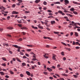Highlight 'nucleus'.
<instances>
[{
    "mask_svg": "<svg viewBox=\"0 0 80 80\" xmlns=\"http://www.w3.org/2000/svg\"><path fill=\"white\" fill-rule=\"evenodd\" d=\"M12 47H15V48H18V49L17 50L18 52H20V47H19L17 45H12Z\"/></svg>",
    "mask_w": 80,
    "mask_h": 80,
    "instance_id": "obj_1",
    "label": "nucleus"
},
{
    "mask_svg": "<svg viewBox=\"0 0 80 80\" xmlns=\"http://www.w3.org/2000/svg\"><path fill=\"white\" fill-rule=\"evenodd\" d=\"M64 4L66 5L69 4V1L68 0H64Z\"/></svg>",
    "mask_w": 80,
    "mask_h": 80,
    "instance_id": "obj_2",
    "label": "nucleus"
},
{
    "mask_svg": "<svg viewBox=\"0 0 80 80\" xmlns=\"http://www.w3.org/2000/svg\"><path fill=\"white\" fill-rule=\"evenodd\" d=\"M12 15H13L14 14H19V13H18V12H17L16 11H13L12 12Z\"/></svg>",
    "mask_w": 80,
    "mask_h": 80,
    "instance_id": "obj_3",
    "label": "nucleus"
},
{
    "mask_svg": "<svg viewBox=\"0 0 80 80\" xmlns=\"http://www.w3.org/2000/svg\"><path fill=\"white\" fill-rule=\"evenodd\" d=\"M59 13H61V14H62V15H65V14L64 13L62 12V11H58Z\"/></svg>",
    "mask_w": 80,
    "mask_h": 80,
    "instance_id": "obj_4",
    "label": "nucleus"
},
{
    "mask_svg": "<svg viewBox=\"0 0 80 80\" xmlns=\"http://www.w3.org/2000/svg\"><path fill=\"white\" fill-rule=\"evenodd\" d=\"M44 38H45V39H49V40H50L51 39V38L49 37H46L45 36H44L43 37Z\"/></svg>",
    "mask_w": 80,
    "mask_h": 80,
    "instance_id": "obj_5",
    "label": "nucleus"
},
{
    "mask_svg": "<svg viewBox=\"0 0 80 80\" xmlns=\"http://www.w3.org/2000/svg\"><path fill=\"white\" fill-rule=\"evenodd\" d=\"M7 29H8V30H12V29H13V28L12 27H8L7 28Z\"/></svg>",
    "mask_w": 80,
    "mask_h": 80,
    "instance_id": "obj_6",
    "label": "nucleus"
},
{
    "mask_svg": "<svg viewBox=\"0 0 80 80\" xmlns=\"http://www.w3.org/2000/svg\"><path fill=\"white\" fill-rule=\"evenodd\" d=\"M0 74H1V75L3 76L5 75V73L3 72H0Z\"/></svg>",
    "mask_w": 80,
    "mask_h": 80,
    "instance_id": "obj_7",
    "label": "nucleus"
},
{
    "mask_svg": "<svg viewBox=\"0 0 80 80\" xmlns=\"http://www.w3.org/2000/svg\"><path fill=\"white\" fill-rule=\"evenodd\" d=\"M21 29H22V30H27V29H28V28H27V27H23L22 28H21Z\"/></svg>",
    "mask_w": 80,
    "mask_h": 80,
    "instance_id": "obj_8",
    "label": "nucleus"
},
{
    "mask_svg": "<svg viewBox=\"0 0 80 80\" xmlns=\"http://www.w3.org/2000/svg\"><path fill=\"white\" fill-rule=\"evenodd\" d=\"M47 69L49 72H52V69L49 68H48Z\"/></svg>",
    "mask_w": 80,
    "mask_h": 80,
    "instance_id": "obj_9",
    "label": "nucleus"
},
{
    "mask_svg": "<svg viewBox=\"0 0 80 80\" xmlns=\"http://www.w3.org/2000/svg\"><path fill=\"white\" fill-rule=\"evenodd\" d=\"M62 76H64V77H68V75L66 74H62Z\"/></svg>",
    "mask_w": 80,
    "mask_h": 80,
    "instance_id": "obj_10",
    "label": "nucleus"
},
{
    "mask_svg": "<svg viewBox=\"0 0 80 80\" xmlns=\"http://www.w3.org/2000/svg\"><path fill=\"white\" fill-rule=\"evenodd\" d=\"M75 35L76 37H78V33H77L76 32H74Z\"/></svg>",
    "mask_w": 80,
    "mask_h": 80,
    "instance_id": "obj_11",
    "label": "nucleus"
},
{
    "mask_svg": "<svg viewBox=\"0 0 80 80\" xmlns=\"http://www.w3.org/2000/svg\"><path fill=\"white\" fill-rule=\"evenodd\" d=\"M40 2V0H36L35 1L36 3H39Z\"/></svg>",
    "mask_w": 80,
    "mask_h": 80,
    "instance_id": "obj_12",
    "label": "nucleus"
},
{
    "mask_svg": "<svg viewBox=\"0 0 80 80\" xmlns=\"http://www.w3.org/2000/svg\"><path fill=\"white\" fill-rule=\"evenodd\" d=\"M51 24L53 25V24H54V23H55V21H52L51 22Z\"/></svg>",
    "mask_w": 80,
    "mask_h": 80,
    "instance_id": "obj_13",
    "label": "nucleus"
},
{
    "mask_svg": "<svg viewBox=\"0 0 80 80\" xmlns=\"http://www.w3.org/2000/svg\"><path fill=\"white\" fill-rule=\"evenodd\" d=\"M26 73H27V75H30V72L28 71H26Z\"/></svg>",
    "mask_w": 80,
    "mask_h": 80,
    "instance_id": "obj_14",
    "label": "nucleus"
},
{
    "mask_svg": "<svg viewBox=\"0 0 80 80\" xmlns=\"http://www.w3.org/2000/svg\"><path fill=\"white\" fill-rule=\"evenodd\" d=\"M54 4H60L61 3L59 2H54Z\"/></svg>",
    "mask_w": 80,
    "mask_h": 80,
    "instance_id": "obj_15",
    "label": "nucleus"
},
{
    "mask_svg": "<svg viewBox=\"0 0 80 80\" xmlns=\"http://www.w3.org/2000/svg\"><path fill=\"white\" fill-rule=\"evenodd\" d=\"M66 15L68 16H70V17H72L73 16L70 14H66Z\"/></svg>",
    "mask_w": 80,
    "mask_h": 80,
    "instance_id": "obj_16",
    "label": "nucleus"
},
{
    "mask_svg": "<svg viewBox=\"0 0 80 80\" xmlns=\"http://www.w3.org/2000/svg\"><path fill=\"white\" fill-rule=\"evenodd\" d=\"M2 8H3V9H5V8L3 6L0 5V9H2Z\"/></svg>",
    "mask_w": 80,
    "mask_h": 80,
    "instance_id": "obj_17",
    "label": "nucleus"
},
{
    "mask_svg": "<svg viewBox=\"0 0 80 80\" xmlns=\"http://www.w3.org/2000/svg\"><path fill=\"white\" fill-rule=\"evenodd\" d=\"M44 57L45 58L47 59L48 58V57L46 56V54H45V55H43Z\"/></svg>",
    "mask_w": 80,
    "mask_h": 80,
    "instance_id": "obj_18",
    "label": "nucleus"
},
{
    "mask_svg": "<svg viewBox=\"0 0 80 80\" xmlns=\"http://www.w3.org/2000/svg\"><path fill=\"white\" fill-rule=\"evenodd\" d=\"M18 1V2H18L19 3H21V2H23V1H22V0H17Z\"/></svg>",
    "mask_w": 80,
    "mask_h": 80,
    "instance_id": "obj_19",
    "label": "nucleus"
},
{
    "mask_svg": "<svg viewBox=\"0 0 80 80\" xmlns=\"http://www.w3.org/2000/svg\"><path fill=\"white\" fill-rule=\"evenodd\" d=\"M70 11H74L75 10V9H74V8H71L70 9Z\"/></svg>",
    "mask_w": 80,
    "mask_h": 80,
    "instance_id": "obj_20",
    "label": "nucleus"
},
{
    "mask_svg": "<svg viewBox=\"0 0 80 80\" xmlns=\"http://www.w3.org/2000/svg\"><path fill=\"white\" fill-rule=\"evenodd\" d=\"M32 27L33 28H34V29H38L37 27H34L33 26H32Z\"/></svg>",
    "mask_w": 80,
    "mask_h": 80,
    "instance_id": "obj_21",
    "label": "nucleus"
},
{
    "mask_svg": "<svg viewBox=\"0 0 80 80\" xmlns=\"http://www.w3.org/2000/svg\"><path fill=\"white\" fill-rule=\"evenodd\" d=\"M71 22L72 24H74V26H77V23H74V22L73 21H72Z\"/></svg>",
    "mask_w": 80,
    "mask_h": 80,
    "instance_id": "obj_22",
    "label": "nucleus"
},
{
    "mask_svg": "<svg viewBox=\"0 0 80 80\" xmlns=\"http://www.w3.org/2000/svg\"><path fill=\"white\" fill-rule=\"evenodd\" d=\"M38 27L39 28H41L42 29H43V27L40 26L38 25Z\"/></svg>",
    "mask_w": 80,
    "mask_h": 80,
    "instance_id": "obj_23",
    "label": "nucleus"
},
{
    "mask_svg": "<svg viewBox=\"0 0 80 80\" xmlns=\"http://www.w3.org/2000/svg\"><path fill=\"white\" fill-rule=\"evenodd\" d=\"M9 72L10 73L12 74V75H13L14 74V73L12 71H10Z\"/></svg>",
    "mask_w": 80,
    "mask_h": 80,
    "instance_id": "obj_24",
    "label": "nucleus"
},
{
    "mask_svg": "<svg viewBox=\"0 0 80 80\" xmlns=\"http://www.w3.org/2000/svg\"><path fill=\"white\" fill-rule=\"evenodd\" d=\"M2 66H3L4 67H6V64L5 63H4L2 64Z\"/></svg>",
    "mask_w": 80,
    "mask_h": 80,
    "instance_id": "obj_25",
    "label": "nucleus"
},
{
    "mask_svg": "<svg viewBox=\"0 0 80 80\" xmlns=\"http://www.w3.org/2000/svg\"><path fill=\"white\" fill-rule=\"evenodd\" d=\"M44 23L46 26H47L48 27V23H47V22H44Z\"/></svg>",
    "mask_w": 80,
    "mask_h": 80,
    "instance_id": "obj_26",
    "label": "nucleus"
},
{
    "mask_svg": "<svg viewBox=\"0 0 80 80\" xmlns=\"http://www.w3.org/2000/svg\"><path fill=\"white\" fill-rule=\"evenodd\" d=\"M53 32L54 33H55V34H58L59 33V32Z\"/></svg>",
    "mask_w": 80,
    "mask_h": 80,
    "instance_id": "obj_27",
    "label": "nucleus"
},
{
    "mask_svg": "<svg viewBox=\"0 0 80 80\" xmlns=\"http://www.w3.org/2000/svg\"><path fill=\"white\" fill-rule=\"evenodd\" d=\"M2 59L3 60H4V61H6V60H7V59L5 58H2Z\"/></svg>",
    "mask_w": 80,
    "mask_h": 80,
    "instance_id": "obj_28",
    "label": "nucleus"
},
{
    "mask_svg": "<svg viewBox=\"0 0 80 80\" xmlns=\"http://www.w3.org/2000/svg\"><path fill=\"white\" fill-rule=\"evenodd\" d=\"M20 55H23L24 54L23 52H21V51H20Z\"/></svg>",
    "mask_w": 80,
    "mask_h": 80,
    "instance_id": "obj_29",
    "label": "nucleus"
},
{
    "mask_svg": "<svg viewBox=\"0 0 80 80\" xmlns=\"http://www.w3.org/2000/svg\"><path fill=\"white\" fill-rule=\"evenodd\" d=\"M61 54L63 56H64L65 55V54H64V52H62L61 53Z\"/></svg>",
    "mask_w": 80,
    "mask_h": 80,
    "instance_id": "obj_30",
    "label": "nucleus"
},
{
    "mask_svg": "<svg viewBox=\"0 0 80 80\" xmlns=\"http://www.w3.org/2000/svg\"><path fill=\"white\" fill-rule=\"evenodd\" d=\"M22 65L23 66H25V65H26V63H25V62H23Z\"/></svg>",
    "mask_w": 80,
    "mask_h": 80,
    "instance_id": "obj_31",
    "label": "nucleus"
},
{
    "mask_svg": "<svg viewBox=\"0 0 80 80\" xmlns=\"http://www.w3.org/2000/svg\"><path fill=\"white\" fill-rule=\"evenodd\" d=\"M73 76L75 77V78H78V76L76 75H73Z\"/></svg>",
    "mask_w": 80,
    "mask_h": 80,
    "instance_id": "obj_32",
    "label": "nucleus"
},
{
    "mask_svg": "<svg viewBox=\"0 0 80 80\" xmlns=\"http://www.w3.org/2000/svg\"><path fill=\"white\" fill-rule=\"evenodd\" d=\"M37 59L36 58H33L32 59V60H33V61H35V60H37Z\"/></svg>",
    "mask_w": 80,
    "mask_h": 80,
    "instance_id": "obj_33",
    "label": "nucleus"
},
{
    "mask_svg": "<svg viewBox=\"0 0 80 80\" xmlns=\"http://www.w3.org/2000/svg\"><path fill=\"white\" fill-rule=\"evenodd\" d=\"M73 13H74V14H75L76 15L78 14V13H77V12L73 11Z\"/></svg>",
    "mask_w": 80,
    "mask_h": 80,
    "instance_id": "obj_34",
    "label": "nucleus"
},
{
    "mask_svg": "<svg viewBox=\"0 0 80 80\" xmlns=\"http://www.w3.org/2000/svg\"><path fill=\"white\" fill-rule=\"evenodd\" d=\"M48 18H53V16H51L48 17Z\"/></svg>",
    "mask_w": 80,
    "mask_h": 80,
    "instance_id": "obj_35",
    "label": "nucleus"
},
{
    "mask_svg": "<svg viewBox=\"0 0 80 80\" xmlns=\"http://www.w3.org/2000/svg\"><path fill=\"white\" fill-rule=\"evenodd\" d=\"M27 47H33V46H32V45H27Z\"/></svg>",
    "mask_w": 80,
    "mask_h": 80,
    "instance_id": "obj_36",
    "label": "nucleus"
},
{
    "mask_svg": "<svg viewBox=\"0 0 80 80\" xmlns=\"http://www.w3.org/2000/svg\"><path fill=\"white\" fill-rule=\"evenodd\" d=\"M52 58L53 60H55L57 61V60H56V58H55V57H52Z\"/></svg>",
    "mask_w": 80,
    "mask_h": 80,
    "instance_id": "obj_37",
    "label": "nucleus"
},
{
    "mask_svg": "<svg viewBox=\"0 0 80 80\" xmlns=\"http://www.w3.org/2000/svg\"><path fill=\"white\" fill-rule=\"evenodd\" d=\"M73 3H74V4H76L77 5L78 4V2H75L74 1H73Z\"/></svg>",
    "mask_w": 80,
    "mask_h": 80,
    "instance_id": "obj_38",
    "label": "nucleus"
},
{
    "mask_svg": "<svg viewBox=\"0 0 80 80\" xmlns=\"http://www.w3.org/2000/svg\"><path fill=\"white\" fill-rule=\"evenodd\" d=\"M18 25L19 27H22V24H18Z\"/></svg>",
    "mask_w": 80,
    "mask_h": 80,
    "instance_id": "obj_39",
    "label": "nucleus"
},
{
    "mask_svg": "<svg viewBox=\"0 0 80 80\" xmlns=\"http://www.w3.org/2000/svg\"><path fill=\"white\" fill-rule=\"evenodd\" d=\"M52 55H53L52 57H56V55L54 54H53Z\"/></svg>",
    "mask_w": 80,
    "mask_h": 80,
    "instance_id": "obj_40",
    "label": "nucleus"
},
{
    "mask_svg": "<svg viewBox=\"0 0 80 80\" xmlns=\"http://www.w3.org/2000/svg\"><path fill=\"white\" fill-rule=\"evenodd\" d=\"M55 75H56V76H57V77H60V75L57 74H55Z\"/></svg>",
    "mask_w": 80,
    "mask_h": 80,
    "instance_id": "obj_41",
    "label": "nucleus"
},
{
    "mask_svg": "<svg viewBox=\"0 0 80 80\" xmlns=\"http://www.w3.org/2000/svg\"><path fill=\"white\" fill-rule=\"evenodd\" d=\"M30 54H32V55H35V54L33 52H30Z\"/></svg>",
    "mask_w": 80,
    "mask_h": 80,
    "instance_id": "obj_42",
    "label": "nucleus"
},
{
    "mask_svg": "<svg viewBox=\"0 0 80 80\" xmlns=\"http://www.w3.org/2000/svg\"><path fill=\"white\" fill-rule=\"evenodd\" d=\"M27 51H28V52H31V51H32V49H27Z\"/></svg>",
    "mask_w": 80,
    "mask_h": 80,
    "instance_id": "obj_43",
    "label": "nucleus"
},
{
    "mask_svg": "<svg viewBox=\"0 0 80 80\" xmlns=\"http://www.w3.org/2000/svg\"><path fill=\"white\" fill-rule=\"evenodd\" d=\"M20 77H23V75L22 74H20Z\"/></svg>",
    "mask_w": 80,
    "mask_h": 80,
    "instance_id": "obj_44",
    "label": "nucleus"
},
{
    "mask_svg": "<svg viewBox=\"0 0 80 80\" xmlns=\"http://www.w3.org/2000/svg\"><path fill=\"white\" fill-rule=\"evenodd\" d=\"M17 60L18 61V62H21L20 60L18 58H17Z\"/></svg>",
    "mask_w": 80,
    "mask_h": 80,
    "instance_id": "obj_45",
    "label": "nucleus"
},
{
    "mask_svg": "<svg viewBox=\"0 0 80 80\" xmlns=\"http://www.w3.org/2000/svg\"><path fill=\"white\" fill-rule=\"evenodd\" d=\"M21 33H22V34H23V35H25V34H26V33L24 32H22Z\"/></svg>",
    "mask_w": 80,
    "mask_h": 80,
    "instance_id": "obj_46",
    "label": "nucleus"
},
{
    "mask_svg": "<svg viewBox=\"0 0 80 80\" xmlns=\"http://www.w3.org/2000/svg\"><path fill=\"white\" fill-rule=\"evenodd\" d=\"M17 22H18V23H22L21 21H19L18 20H17Z\"/></svg>",
    "mask_w": 80,
    "mask_h": 80,
    "instance_id": "obj_47",
    "label": "nucleus"
},
{
    "mask_svg": "<svg viewBox=\"0 0 80 80\" xmlns=\"http://www.w3.org/2000/svg\"><path fill=\"white\" fill-rule=\"evenodd\" d=\"M62 44H63V45H65V46H67V45L66 44H65V43L64 42H62Z\"/></svg>",
    "mask_w": 80,
    "mask_h": 80,
    "instance_id": "obj_48",
    "label": "nucleus"
},
{
    "mask_svg": "<svg viewBox=\"0 0 80 80\" xmlns=\"http://www.w3.org/2000/svg\"><path fill=\"white\" fill-rule=\"evenodd\" d=\"M51 68H53V69H55V68H56L54 66H52V67H51Z\"/></svg>",
    "mask_w": 80,
    "mask_h": 80,
    "instance_id": "obj_49",
    "label": "nucleus"
},
{
    "mask_svg": "<svg viewBox=\"0 0 80 80\" xmlns=\"http://www.w3.org/2000/svg\"><path fill=\"white\" fill-rule=\"evenodd\" d=\"M75 48L76 49H79L80 48V47L78 46L77 47H76Z\"/></svg>",
    "mask_w": 80,
    "mask_h": 80,
    "instance_id": "obj_50",
    "label": "nucleus"
},
{
    "mask_svg": "<svg viewBox=\"0 0 80 80\" xmlns=\"http://www.w3.org/2000/svg\"><path fill=\"white\" fill-rule=\"evenodd\" d=\"M69 70H70V71H72V68H69Z\"/></svg>",
    "mask_w": 80,
    "mask_h": 80,
    "instance_id": "obj_51",
    "label": "nucleus"
},
{
    "mask_svg": "<svg viewBox=\"0 0 80 80\" xmlns=\"http://www.w3.org/2000/svg\"><path fill=\"white\" fill-rule=\"evenodd\" d=\"M43 4L45 5H47V2H46L45 1H44L43 2Z\"/></svg>",
    "mask_w": 80,
    "mask_h": 80,
    "instance_id": "obj_52",
    "label": "nucleus"
},
{
    "mask_svg": "<svg viewBox=\"0 0 80 80\" xmlns=\"http://www.w3.org/2000/svg\"><path fill=\"white\" fill-rule=\"evenodd\" d=\"M64 12H65L66 13H68V12H69L68 11L64 10Z\"/></svg>",
    "mask_w": 80,
    "mask_h": 80,
    "instance_id": "obj_53",
    "label": "nucleus"
},
{
    "mask_svg": "<svg viewBox=\"0 0 80 80\" xmlns=\"http://www.w3.org/2000/svg\"><path fill=\"white\" fill-rule=\"evenodd\" d=\"M60 80H64V79L63 78H60Z\"/></svg>",
    "mask_w": 80,
    "mask_h": 80,
    "instance_id": "obj_54",
    "label": "nucleus"
},
{
    "mask_svg": "<svg viewBox=\"0 0 80 80\" xmlns=\"http://www.w3.org/2000/svg\"><path fill=\"white\" fill-rule=\"evenodd\" d=\"M5 77L6 78H9V76L8 75H6L5 76Z\"/></svg>",
    "mask_w": 80,
    "mask_h": 80,
    "instance_id": "obj_55",
    "label": "nucleus"
},
{
    "mask_svg": "<svg viewBox=\"0 0 80 80\" xmlns=\"http://www.w3.org/2000/svg\"><path fill=\"white\" fill-rule=\"evenodd\" d=\"M25 55H26V56H27V57H29V54H28L27 53H26Z\"/></svg>",
    "mask_w": 80,
    "mask_h": 80,
    "instance_id": "obj_56",
    "label": "nucleus"
},
{
    "mask_svg": "<svg viewBox=\"0 0 80 80\" xmlns=\"http://www.w3.org/2000/svg\"><path fill=\"white\" fill-rule=\"evenodd\" d=\"M78 44H79V42H76V43H75V45H78Z\"/></svg>",
    "mask_w": 80,
    "mask_h": 80,
    "instance_id": "obj_57",
    "label": "nucleus"
},
{
    "mask_svg": "<svg viewBox=\"0 0 80 80\" xmlns=\"http://www.w3.org/2000/svg\"><path fill=\"white\" fill-rule=\"evenodd\" d=\"M75 74L76 75H79V73H78V72H77V73H75Z\"/></svg>",
    "mask_w": 80,
    "mask_h": 80,
    "instance_id": "obj_58",
    "label": "nucleus"
},
{
    "mask_svg": "<svg viewBox=\"0 0 80 80\" xmlns=\"http://www.w3.org/2000/svg\"><path fill=\"white\" fill-rule=\"evenodd\" d=\"M43 73L45 75H47V72H44Z\"/></svg>",
    "mask_w": 80,
    "mask_h": 80,
    "instance_id": "obj_59",
    "label": "nucleus"
},
{
    "mask_svg": "<svg viewBox=\"0 0 80 80\" xmlns=\"http://www.w3.org/2000/svg\"><path fill=\"white\" fill-rule=\"evenodd\" d=\"M48 12H52V11L50 10H48Z\"/></svg>",
    "mask_w": 80,
    "mask_h": 80,
    "instance_id": "obj_60",
    "label": "nucleus"
},
{
    "mask_svg": "<svg viewBox=\"0 0 80 80\" xmlns=\"http://www.w3.org/2000/svg\"><path fill=\"white\" fill-rule=\"evenodd\" d=\"M23 58H27L25 56H24L23 57Z\"/></svg>",
    "mask_w": 80,
    "mask_h": 80,
    "instance_id": "obj_61",
    "label": "nucleus"
},
{
    "mask_svg": "<svg viewBox=\"0 0 80 80\" xmlns=\"http://www.w3.org/2000/svg\"><path fill=\"white\" fill-rule=\"evenodd\" d=\"M12 7H13V8H14V7H15V4H14L12 5Z\"/></svg>",
    "mask_w": 80,
    "mask_h": 80,
    "instance_id": "obj_62",
    "label": "nucleus"
},
{
    "mask_svg": "<svg viewBox=\"0 0 80 80\" xmlns=\"http://www.w3.org/2000/svg\"><path fill=\"white\" fill-rule=\"evenodd\" d=\"M76 28H77V26H76L75 27H74V29L75 30H76Z\"/></svg>",
    "mask_w": 80,
    "mask_h": 80,
    "instance_id": "obj_63",
    "label": "nucleus"
},
{
    "mask_svg": "<svg viewBox=\"0 0 80 80\" xmlns=\"http://www.w3.org/2000/svg\"><path fill=\"white\" fill-rule=\"evenodd\" d=\"M3 31V29L2 28H0V32Z\"/></svg>",
    "mask_w": 80,
    "mask_h": 80,
    "instance_id": "obj_64",
    "label": "nucleus"
}]
</instances>
